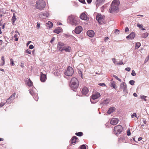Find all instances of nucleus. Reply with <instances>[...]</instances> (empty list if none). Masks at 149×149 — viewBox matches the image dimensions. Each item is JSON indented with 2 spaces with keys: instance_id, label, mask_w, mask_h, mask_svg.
<instances>
[{
  "instance_id": "obj_33",
  "label": "nucleus",
  "mask_w": 149,
  "mask_h": 149,
  "mask_svg": "<svg viewBox=\"0 0 149 149\" xmlns=\"http://www.w3.org/2000/svg\"><path fill=\"white\" fill-rule=\"evenodd\" d=\"M33 97L36 101H37L38 100V97L37 94H36L34 95V96H33Z\"/></svg>"
},
{
  "instance_id": "obj_42",
  "label": "nucleus",
  "mask_w": 149,
  "mask_h": 149,
  "mask_svg": "<svg viewBox=\"0 0 149 149\" xmlns=\"http://www.w3.org/2000/svg\"><path fill=\"white\" fill-rule=\"evenodd\" d=\"M137 26L141 29L142 27H143V25L142 24H137Z\"/></svg>"
},
{
  "instance_id": "obj_24",
  "label": "nucleus",
  "mask_w": 149,
  "mask_h": 149,
  "mask_svg": "<svg viewBox=\"0 0 149 149\" xmlns=\"http://www.w3.org/2000/svg\"><path fill=\"white\" fill-rule=\"evenodd\" d=\"M109 102V99H106V100L102 101L101 104L105 105L108 104Z\"/></svg>"
},
{
  "instance_id": "obj_57",
  "label": "nucleus",
  "mask_w": 149,
  "mask_h": 149,
  "mask_svg": "<svg viewBox=\"0 0 149 149\" xmlns=\"http://www.w3.org/2000/svg\"><path fill=\"white\" fill-rule=\"evenodd\" d=\"M87 3L88 4H90L91 3L92 0H87Z\"/></svg>"
},
{
  "instance_id": "obj_23",
  "label": "nucleus",
  "mask_w": 149,
  "mask_h": 149,
  "mask_svg": "<svg viewBox=\"0 0 149 149\" xmlns=\"http://www.w3.org/2000/svg\"><path fill=\"white\" fill-rule=\"evenodd\" d=\"M115 110V108L114 107H110L108 110L107 113L109 114H111Z\"/></svg>"
},
{
  "instance_id": "obj_15",
  "label": "nucleus",
  "mask_w": 149,
  "mask_h": 149,
  "mask_svg": "<svg viewBox=\"0 0 149 149\" xmlns=\"http://www.w3.org/2000/svg\"><path fill=\"white\" fill-rule=\"evenodd\" d=\"M100 93H96L93 94L92 96V99L93 100L98 98L100 96Z\"/></svg>"
},
{
  "instance_id": "obj_11",
  "label": "nucleus",
  "mask_w": 149,
  "mask_h": 149,
  "mask_svg": "<svg viewBox=\"0 0 149 149\" xmlns=\"http://www.w3.org/2000/svg\"><path fill=\"white\" fill-rule=\"evenodd\" d=\"M96 19L100 23H101L104 20L103 17L101 15H97L96 16Z\"/></svg>"
},
{
  "instance_id": "obj_32",
  "label": "nucleus",
  "mask_w": 149,
  "mask_h": 149,
  "mask_svg": "<svg viewBox=\"0 0 149 149\" xmlns=\"http://www.w3.org/2000/svg\"><path fill=\"white\" fill-rule=\"evenodd\" d=\"M113 77L115 78L117 80H118L120 82H121V79H119V78H118V77L117 76H116V75H114V74H113Z\"/></svg>"
},
{
  "instance_id": "obj_41",
  "label": "nucleus",
  "mask_w": 149,
  "mask_h": 149,
  "mask_svg": "<svg viewBox=\"0 0 149 149\" xmlns=\"http://www.w3.org/2000/svg\"><path fill=\"white\" fill-rule=\"evenodd\" d=\"M131 74L133 76H134L136 75V73L134 70L132 71Z\"/></svg>"
},
{
  "instance_id": "obj_19",
  "label": "nucleus",
  "mask_w": 149,
  "mask_h": 149,
  "mask_svg": "<svg viewBox=\"0 0 149 149\" xmlns=\"http://www.w3.org/2000/svg\"><path fill=\"white\" fill-rule=\"evenodd\" d=\"M80 18L83 20H85L87 19V17L84 13H82L81 15Z\"/></svg>"
},
{
  "instance_id": "obj_28",
  "label": "nucleus",
  "mask_w": 149,
  "mask_h": 149,
  "mask_svg": "<svg viewBox=\"0 0 149 149\" xmlns=\"http://www.w3.org/2000/svg\"><path fill=\"white\" fill-rule=\"evenodd\" d=\"M16 94L15 93H13L9 97L10 100L13 101L14 99L15 96Z\"/></svg>"
},
{
  "instance_id": "obj_63",
  "label": "nucleus",
  "mask_w": 149,
  "mask_h": 149,
  "mask_svg": "<svg viewBox=\"0 0 149 149\" xmlns=\"http://www.w3.org/2000/svg\"><path fill=\"white\" fill-rule=\"evenodd\" d=\"M133 95L135 97H136L137 96V94L136 93H134L133 94Z\"/></svg>"
},
{
  "instance_id": "obj_17",
  "label": "nucleus",
  "mask_w": 149,
  "mask_h": 149,
  "mask_svg": "<svg viewBox=\"0 0 149 149\" xmlns=\"http://www.w3.org/2000/svg\"><path fill=\"white\" fill-rule=\"evenodd\" d=\"M105 0H96V7H98L99 5L103 4Z\"/></svg>"
},
{
  "instance_id": "obj_1",
  "label": "nucleus",
  "mask_w": 149,
  "mask_h": 149,
  "mask_svg": "<svg viewBox=\"0 0 149 149\" xmlns=\"http://www.w3.org/2000/svg\"><path fill=\"white\" fill-rule=\"evenodd\" d=\"M120 4L119 1L114 0L113 1L111 5V7L109 9V12L111 13L117 12L118 11V6Z\"/></svg>"
},
{
  "instance_id": "obj_2",
  "label": "nucleus",
  "mask_w": 149,
  "mask_h": 149,
  "mask_svg": "<svg viewBox=\"0 0 149 149\" xmlns=\"http://www.w3.org/2000/svg\"><path fill=\"white\" fill-rule=\"evenodd\" d=\"M45 3L43 0H39L36 2V7L37 9L42 10L45 8Z\"/></svg>"
},
{
  "instance_id": "obj_39",
  "label": "nucleus",
  "mask_w": 149,
  "mask_h": 149,
  "mask_svg": "<svg viewBox=\"0 0 149 149\" xmlns=\"http://www.w3.org/2000/svg\"><path fill=\"white\" fill-rule=\"evenodd\" d=\"M1 59L2 61H3L2 65H4V64L5 63V60L4 59V56H2Z\"/></svg>"
},
{
  "instance_id": "obj_26",
  "label": "nucleus",
  "mask_w": 149,
  "mask_h": 149,
  "mask_svg": "<svg viewBox=\"0 0 149 149\" xmlns=\"http://www.w3.org/2000/svg\"><path fill=\"white\" fill-rule=\"evenodd\" d=\"M17 18L15 16V13H13V16L12 18V24H13L15 21L16 20Z\"/></svg>"
},
{
  "instance_id": "obj_51",
  "label": "nucleus",
  "mask_w": 149,
  "mask_h": 149,
  "mask_svg": "<svg viewBox=\"0 0 149 149\" xmlns=\"http://www.w3.org/2000/svg\"><path fill=\"white\" fill-rule=\"evenodd\" d=\"M132 118H133L134 116H135L136 117V114L135 113H134L132 115Z\"/></svg>"
},
{
  "instance_id": "obj_4",
  "label": "nucleus",
  "mask_w": 149,
  "mask_h": 149,
  "mask_svg": "<svg viewBox=\"0 0 149 149\" xmlns=\"http://www.w3.org/2000/svg\"><path fill=\"white\" fill-rule=\"evenodd\" d=\"M68 19L70 21V23L72 25L76 26L79 23L78 19L73 15L69 16Z\"/></svg>"
},
{
  "instance_id": "obj_46",
  "label": "nucleus",
  "mask_w": 149,
  "mask_h": 149,
  "mask_svg": "<svg viewBox=\"0 0 149 149\" xmlns=\"http://www.w3.org/2000/svg\"><path fill=\"white\" fill-rule=\"evenodd\" d=\"M26 53H28V54H31V51L30 50H29V49H27L26 51Z\"/></svg>"
},
{
  "instance_id": "obj_5",
  "label": "nucleus",
  "mask_w": 149,
  "mask_h": 149,
  "mask_svg": "<svg viewBox=\"0 0 149 149\" xmlns=\"http://www.w3.org/2000/svg\"><path fill=\"white\" fill-rule=\"evenodd\" d=\"M74 71L73 68L70 66L68 67L64 74L68 76H71L73 74Z\"/></svg>"
},
{
  "instance_id": "obj_7",
  "label": "nucleus",
  "mask_w": 149,
  "mask_h": 149,
  "mask_svg": "<svg viewBox=\"0 0 149 149\" xmlns=\"http://www.w3.org/2000/svg\"><path fill=\"white\" fill-rule=\"evenodd\" d=\"M120 88L123 90V91L124 93L126 94L127 93V85L125 82H123L120 84Z\"/></svg>"
},
{
  "instance_id": "obj_37",
  "label": "nucleus",
  "mask_w": 149,
  "mask_h": 149,
  "mask_svg": "<svg viewBox=\"0 0 149 149\" xmlns=\"http://www.w3.org/2000/svg\"><path fill=\"white\" fill-rule=\"evenodd\" d=\"M12 100H10V99L9 98L6 100V102L8 104L10 103H11L12 102Z\"/></svg>"
},
{
  "instance_id": "obj_55",
  "label": "nucleus",
  "mask_w": 149,
  "mask_h": 149,
  "mask_svg": "<svg viewBox=\"0 0 149 149\" xmlns=\"http://www.w3.org/2000/svg\"><path fill=\"white\" fill-rule=\"evenodd\" d=\"M125 31L126 32H128L129 31V29L127 27H126L125 29Z\"/></svg>"
},
{
  "instance_id": "obj_35",
  "label": "nucleus",
  "mask_w": 149,
  "mask_h": 149,
  "mask_svg": "<svg viewBox=\"0 0 149 149\" xmlns=\"http://www.w3.org/2000/svg\"><path fill=\"white\" fill-rule=\"evenodd\" d=\"M135 81L133 80H131L129 81V84L132 85H133Z\"/></svg>"
},
{
  "instance_id": "obj_29",
  "label": "nucleus",
  "mask_w": 149,
  "mask_h": 149,
  "mask_svg": "<svg viewBox=\"0 0 149 149\" xmlns=\"http://www.w3.org/2000/svg\"><path fill=\"white\" fill-rule=\"evenodd\" d=\"M27 84L29 86H31L33 85V82L29 79L27 82Z\"/></svg>"
},
{
  "instance_id": "obj_36",
  "label": "nucleus",
  "mask_w": 149,
  "mask_h": 149,
  "mask_svg": "<svg viewBox=\"0 0 149 149\" xmlns=\"http://www.w3.org/2000/svg\"><path fill=\"white\" fill-rule=\"evenodd\" d=\"M10 64L11 65L13 66L14 65V63L13 62V60L12 59H10Z\"/></svg>"
},
{
  "instance_id": "obj_9",
  "label": "nucleus",
  "mask_w": 149,
  "mask_h": 149,
  "mask_svg": "<svg viewBox=\"0 0 149 149\" xmlns=\"http://www.w3.org/2000/svg\"><path fill=\"white\" fill-rule=\"evenodd\" d=\"M82 31V28L81 26H78L76 27L75 30V33L77 34L80 33Z\"/></svg>"
},
{
  "instance_id": "obj_12",
  "label": "nucleus",
  "mask_w": 149,
  "mask_h": 149,
  "mask_svg": "<svg viewBox=\"0 0 149 149\" xmlns=\"http://www.w3.org/2000/svg\"><path fill=\"white\" fill-rule=\"evenodd\" d=\"M135 35L134 33L132 32L128 36L126 37V38L130 40L133 39L135 37Z\"/></svg>"
},
{
  "instance_id": "obj_3",
  "label": "nucleus",
  "mask_w": 149,
  "mask_h": 149,
  "mask_svg": "<svg viewBox=\"0 0 149 149\" xmlns=\"http://www.w3.org/2000/svg\"><path fill=\"white\" fill-rule=\"evenodd\" d=\"M78 81L77 79L73 78L71 80L70 87L72 90L75 91L74 89L77 88L78 86Z\"/></svg>"
},
{
  "instance_id": "obj_8",
  "label": "nucleus",
  "mask_w": 149,
  "mask_h": 149,
  "mask_svg": "<svg viewBox=\"0 0 149 149\" xmlns=\"http://www.w3.org/2000/svg\"><path fill=\"white\" fill-rule=\"evenodd\" d=\"M65 44L62 42H59L57 45V48L60 52H63Z\"/></svg>"
},
{
  "instance_id": "obj_20",
  "label": "nucleus",
  "mask_w": 149,
  "mask_h": 149,
  "mask_svg": "<svg viewBox=\"0 0 149 149\" xmlns=\"http://www.w3.org/2000/svg\"><path fill=\"white\" fill-rule=\"evenodd\" d=\"M71 50V47L69 46H68L66 47L65 46L63 49V51L65 50L66 52H70Z\"/></svg>"
},
{
  "instance_id": "obj_6",
  "label": "nucleus",
  "mask_w": 149,
  "mask_h": 149,
  "mask_svg": "<svg viewBox=\"0 0 149 149\" xmlns=\"http://www.w3.org/2000/svg\"><path fill=\"white\" fill-rule=\"evenodd\" d=\"M122 129L123 128L121 125H118L115 127L113 130L116 133L120 134L122 131Z\"/></svg>"
},
{
  "instance_id": "obj_22",
  "label": "nucleus",
  "mask_w": 149,
  "mask_h": 149,
  "mask_svg": "<svg viewBox=\"0 0 149 149\" xmlns=\"http://www.w3.org/2000/svg\"><path fill=\"white\" fill-rule=\"evenodd\" d=\"M46 26L47 27L50 28L52 27L53 24L51 22L48 21L46 23Z\"/></svg>"
},
{
  "instance_id": "obj_48",
  "label": "nucleus",
  "mask_w": 149,
  "mask_h": 149,
  "mask_svg": "<svg viewBox=\"0 0 149 149\" xmlns=\"http://www.w3.org/2000/svg\"><path fill=\"white\" fill-rule=\"evenodd\" d=\"M123 63L122 61H120L119 63H117V64L118 65H121L123 64Z\"/></svg>"
},
{
  "instance_id": "obj_27",
  "label": "nucleus",
  "mask_w": 149,
  "mask_h": 149,
  "mask_svg": "<svg viewBox=\"0 0 149 149\" xmlns=\"http://www.w3.org/2000/svg\"><path fill=\"white\" fill-rule=\"evenodd\" d=\"M148 35L149 34L148 33H145L142 34L141 37L143 38H146L148 36Z\"/></svg>"
},
{
  "instance_id": "obj_60",
  "label": "nucleus",
  "mask_w": 149,
  "mask_h": 149,
  "mask_svg": "<svg viewBox=\"0 0 149 149\" xmlns=\"http://www.w3.org/2000/svg\"><path fill=\"white\" fill-rule=\"evenodd\" d=\"M20 66L21 67L23 68L24 67V63H21L20 64Z\"/></svg>"
},
{
  "instance_id": "obj_59",
  "label": "nucleus",
  "mask_w": 149,
  "mask_h": 149,
  "mask_svg": "<svg viewBox=\"0 0 149 149\" xmlns=\"http://www.w3.org/2000/svg\"><path fill=\"white\" fill-rule=\"evenodd\" d=\"M119 32V31L118 29H115V33H117L118 34Z\"/></svg>"
},
{
  "instance_id": "obj_43",
  "label": "nucleus",
  "mask_w": 149,
  "mask_h": 149,
  "mask_svg": "<svg viewBox=\"0 0 149 149\" xmlns=\"http://www.w3.org/2000/svg\"><path fill=\"white\" fill-rule=\"evenodd\" d=\"M81 149H86V146L84 145H83L81 146Z\"/></svg>"
},
{
  "instance_id": "obj_31",
  "label": "nucleus",
  "mask_w": 149,
  "mask_h": 149,
  "mask_svg": "<svg viewBox=\"0 0 149 149\" xmlns=\"http://www.w3.org/2000/svg\"><path fill=\"white\" fill-rule=\"evenodd\" d=\"M75 134L78 136H82L83 133L81 132H77L75 133Z\"/></svg>"
},
{
  "instance_id": "obj_21",
  "label": "nucleus",
  "mask_w": 149,
  "mask_h": 149,
  "mask_svg": "<svg viewBox=\"0 0 149 149\" xmlns=\"http://www.w3.org/2000/svg\"><path fill=\"white\" fill-rule=\"evenodd\" d=\"M62 29L59 27H58L54 31V32L57 34H59L61 32Z\"/></svg>"
},
{
  "instance_id": "obj_16",
  "label": "nucleus",
  "mask_w": 149,
  "mask_h": 149,
  "mask_svg": "<svg viewBox=\"0 0 149 149\" xmlns=\"http://www.w3.org/2000/svg\"><path fill=\"white\" fill-rule=\"evenodd\" d=\"M87 34L89 36L92 37L94 36L95 33L93 31L91 30L88 31Z\"/></svg>"
},
{
  "instance_id": "obj_14",
  "label": "nucleus",
  "mask_w": 149,
  "mask_h": 149,
  "mask_svg": "<svg viewBox=\"0 0 149 149\" xmlns=\"http://www.w3.org/2000/svg\"><path fill=\"white\" fill-rule=\"evenodd\" d=\"M118 120L116 118H113L112 119L110 122L111 124L113 125H115L117 124L118 122Z\"/></svg>"
},
{
  "instance_id": "obj_54",
  "label": "nucleus",
  "mask_w": 149,
  "mask_h": 149,
  "mask_svg": "<svg viewBox=\"0 0 149 149\" xmlns=\"http://www.w3.org/2000/svg\"><path fill=\"white\" fill-rule=\"evenodd\" d=\"M112 61L115 64H116V59L115 58H113L112 59Z\"/></svg>"
},
{
  "instance_id": "obj_13",
  "label": "nucleus",
  "mask_w": 149,
  "mask_h": 149,
  "mask_svg": "<svg viewBox=\"0 0 149 149\" xmlns=\"http://www.w3.org/2000/svg\"><path fill=\"white\" fill-rule=\"evenodd\" d=\"M88 92V88L86 87H84L83 88L81 92L82 95H86V96H87L88 95H86L87 94Z\"/></svg>"
},
{
  "instance_id": "obj_45",
  "label": "nucleus",
  "mask_w": 149,
  "mask_h": 149,
  "mask_svg": "<svg viewBox=\"0 0 149 149\" xmlns=\"http://www.w3.org/2000/svg\"><path fill=\"white\" fill-rule=\"evenodd\" d=\"M127 135L128 136L131 135V133L129 130H128L127 132Z\"/></svg>"
},
{
  "instance_id": "obj_64",
  "label": "nucleus",
  "mask_w": 149,
  "mask_h": 149,
  "mask_svg": "<svg viewBox=\"0 0 149 149\" xmlns=\"http://www.w3.org/2000/svg\"><path fill=\"white\" fill-rule=\"evenodd\" d=\"M142 139V137H139V138L138 139V140L139 141H141V140Z\"/></svg>"
},
{
  "instance_id": "obj_62",
  "label": "nucleus",
  "mask_w": 149,
  "mask_h": 149,
  "mask_svg": "<svg viewBox=\"0 0 149 149\" xmlns=\"http://www.w3.org/2000/svg\"><path fill=\"white\" fill-rule=\"evenodd\" d=\"M40 24H38L37 25V27L38 29H39L40 27Z\"/></svg>"
},
{
  "instance_id": "obj_56",
  "label": "nucleus",
  "mask_w": 149,
  "mask_h": 149,
  "mask_svg": "<svg viewBox=\"0 0 149 149\" xmlns=\"http://www.w3.org/2000/svg\"><path fill=\"white\" fill-rule=\"evenodd\" d=\"M149 59V56H148L145 60V62H147Z\"/></svg>"
},
{
  "instance_id": "obj_34",
  "label": "nucleus",
  "mask_w": 149,
  "mask_h": 149,
  "mask_svg": "<svg viewBox=\"0 0 149 149\" xmlns=\"http://www.w3.org/2000/svg\"><path fill=\"white\" fill-rule=\"evenodd\" d=\"M140 97L141 99H143L145 101H146V98L147 97L146 96H144L143 95H141L140 96Z\"/></svg>"
},
{
  "instance_id": "obj_52",
  "label": "nucleus",
  "mask_w": 149,
  "mask_h": 149,
  "mask_svg": "<svg viewBox=\"0 0 149 149\" xmlns=\"http://www.w3.org/2000/svg\"><path fill=\"white\" fill-rule=\"evenodd\" d=\"M34 48V47L33 45H31L29 46V48L30 49H32Z\"/></svg>"
},
{
  "instance_id": "obj_38",
  "label": "nucleus",
  "mask_w": 149,
  "mask_h": 149,
  "mask_svg": "<svg viewBox=\"0 0 149 149\" xmlns=\"http://www.w3.org/2000/svg\"><path fill=\"white\" fill-rule=\"evenodd\" d=\"M29 93L32 95L33 96H34V95L36 94L34 93L33 91H30Z\"/></svg>"
},
{
  "instance_id": "obj_47",
  "label": "nucleus",
  "mask_w": 149,
  "mask_h": 149,
  "mask_svg": "<svg viewBox=\"0 0 149 149\" xmlns=\"http://www.w3.org/2000/svg\"><path fill=\"white\" fill-rule=\"evenodd\" d=\"M130 70H131L130 68H129V67L127 68H125V70L127 71H130Z\"/></svg>"
},
{
  "instance_id": "obj_50",
  "label": "nucleus",
  "mask_w": 149,
  "mask_h": 149,
  "mask_svg": "<svg viewBox=\"0 0 149 149\" xmlns=\"http://www.w3.org/2000/svg\"><path fill=\"white\" fill-rule=\"evenodd\" d=\"M109 38L108 37H105L104 38V40L105 42H106L108 40Z\"/></svg>"
},
{
  "instance_id": "obj_61",
  "label": "nucleus",
  "mask_w": 149,
  "mask_h": 149,
  "mask_svg": "<svg viewBox=\"0 0 149 149\" xmlns=\"http://www.w3.org/2000/svg\"><path fill=\"white\" fill-rule=\"evenodd\" d=\"M79 74L81 75V77H82V72L81 71H79L78 72Z\"/></svg>"
},
{
  "instance_id": "obj_53",
  "label": "nucleus",
  "mask_w": 149,
  "mask_h": 149,
  "mask_svg": "<svg viewBox=\"0 0 149 149\" xmlns=\"http://www.w3.org/2000/svg\"><path fill=\"white\" fill-rule=\"evenodd\" d=\"M55 40V38L54 37H53L52 38V40L50 41V42L51 43H52Z\"/></svg>"
},
{
  "instance_id": "obj_44",
  "label": "nucleus",
  "mask_w": 149,
  "mask_h": 149,
  "mask_svg": "<svg viewBox=\"0 0 149 149\" xmlns=\"http://www.w3.org/2000/svg\"><path fill=\"white\" fill-rule=\"evenodd\" d=\"M5 102H1L0 103V107H3L5 104Z\"/></svg>"
},
{
  "instance_id": "obj_30",
  "label": "nucleus",
  "mask_w": 149,
  "mask_h": 149,
  "mask_svg": "<svg viewBox=\"0 0 149 149\" xmlns=\"http://www.w3.org/2000/svg\"><path fill=\"white\" fill-rule=\"evenodd\" d=\"M141 45V44L140 42H137L136 44V46H135L136 48L138 49L140 47Z\"/></svg>"
},
{
  "instance_id": "obj_58",
  "label": "nucleus",
  "mask_w": 149,
  "mask_h": 149,
  "mask_svg": "<svg viewBox=\"0 0 149 149\" xmlns=\"http://www.w3.org/2000/svg\"><path fill=\"white\" fill-rule=\"evenodd\" d=\"M100 86H105V84L104 83H100L98 84Z\"/></svg>"
},
{
  "instance_id": "obj_40",
  "label": "nucleus",
  "mask_w": 149,
  "mask_h": 149,
  "mask_svg": "<svg viewBox=\"0 0 149 149\" xmlns=\"http://www.w3.org/2000/svg\"><path fill=\"white\" fill-rule=\"evenodd\" d=\"M115 84L114 83L112 82L111 84V86L113 88H115Z\"/></svg>"
},
{
  "instance_id": "obj_49",
  "label": "nucleus",
  "mask_w": 149,
  "mask_h": 149,
  "mask_svg": "<svg viewBox=\"0 0 149 149\" xmlns=\"http://www.w3.org/2000/svg\"><path fill=\"white\" fill-rule=\"evenodd\" d=\"M79 2L83 3H85V0H79Z\"/></svg>"
},
{
  "instance_id": "obj_25",
  "label": "nucleus",
  "mask_w": 149,
  "mask_h": 149,
  "mask_svg": "<svg viewBox=\"0 0 149 149\" xmlns=\"http://www.w3.org/2000/svg\"><path fill=\"white\" fill-rule=\"evenodd\" d=\"M78 139L77 137L76 136H74L72 139L71 141H70V143H75L76 141V140Z\"/></svg>"
},
{
  "instance_id": "obj_10",
  "label": "nucleus",
  "mask_w": 149,
  "mask_h": 149,
  "mask_svg": "<svg viewBox=\"0 0 149 149\" xmlns=\"http://www.w3.org/2000/svg\"><path fill=\"white\" fill-rule=\"evenodd\" d=\"M47 79L46 76L45 74H43L42 72H41L40 79V81L42 82H44Z\"/></svg>"
},
{
  "instance_id": "obj_18",
  "label": "nucleus",
  "mask_w": 149,
  "mask_h": 149,
  "mask_svg": "<svg viewBox=\"0 0 149 149\" xmlns=\"http://www.w3.org/2000/svg\"><path fill=\"white\" fill-rule=\"evenodd\" d=\"M48 14L47 12H45L44 13H42L41 14H40V17L42 18H45L47 17H48Z\"/></svg>"
}]
</instances>
